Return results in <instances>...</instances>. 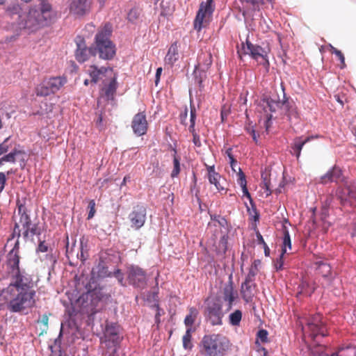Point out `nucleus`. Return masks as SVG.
I'll return each instance as SVG.
<instances>
[{
    "mask_svg": "<svg viewBox=\"0 0 356 356\" xmlns=\"http://www.w3.org/2000/svg\"><path fill=\"white\" fill-rule=\"evenodd\" d=\"M19 252V245L17 241L7 254L6 264L8 273L15 280L14 283L8 288L13 296L9 301V308L14 312L31 308L35 304L34 282L31 275L20 271Z\"/></svg>",
    "mask_w": 356,
    "mask_h": 356,
    "instance_id": "nucleus-1",
    "label": "nucleus"
},
{
    "mask_svg": "<svg viewBox=\"0 0 356 356\" xmlns=\"http://www.w3.org/2000/svg\"><path fill=\"white\" fill-rule=\"evenodd\" d=\"M54 17L51 5L47 0H42L40 10L31 8L26 14L19 16V26L34 32L51 24Z\"/></svg>",
    "mask_w": 356,
    "mask_h": 356,
    "instance_id": "nucleus-2",
    "label": "nucleus"
},
{
    "mask_svg": "<svg viewBox=\"0 0 356 356\" xmlns=\"http://www.w3.org/2000/svg\"><path fill=\"white\" fill-rule=\"evenodd\" d=\"M229 339L222 334H205L198 344L200 356H226L231 349Z\"/></svg>",
    "mask_w": 356,
    "mask_h": 356,
    "instance_id": "nucleus-3",
    "label": "nucleus"
},
{
    "mask_svg": "<svg viewBox=\"0 0 356 356\" xmlns=\"http://www.w3.org/2000/svg\"><path fill=\"white\" fill-rule=\"evenodd\" d=\"M112 33V26L109 24H106L100 28L95 38L96 54H99L100 58L104 60H111L115 55V47L111 40Z\"/></svg>",
    "mask_w": 356,
    "mask_h": 356,
    "instance_id": "nucleus-4",
    "label": "nucleus"
},
{
    "mask_svg": "<svg viewBox=\"0 0 356 356\" xmlns=\"http://www.w3.org/2000/svg\"><path fill=\"white\" fill-rule=\"evenodd\" d=\"M227 312L222 310V298L209 297L205 300L204 316L205 319L212 325H220L222 324V318Z\"/></svg>",
    "mask_w": 356,
    "mask_h": 356,
    "instance_id": "nucleus-5",
    "label": "nucleus"
},
{
    "mask_svg": "<svg viewBox=\"0 0 356 356\" xmlns=\"http://www.w3.org/2000/svg\"><path fill=\"white\" fill-rule=\"evenodd\" d=\"M21 216L19 222L15 224L14 232L20 236V232L25 238H33L34 235L40 234V229L37 224L32 223L29 216L25 212V207L20 205L18 208Z\"/></svg>",
    "mask_w": 356,
    "mask_h": 356,
    "instance_id": "nucleus-6",
    "label": "nucleus"
},
{
    "mask_svg": "<svg viewBox=\"0 0 356 356\" xmlns=\"http://www.w3.org/2000/svg\"><path fill=\"white\" fill-rule=\"evenodd\" d=\"M214 8L213 0H207L200 4V8L193 24L195 30L200 31L202 28L206 27L209 24Z\"/></svg>",
    "mask_w": 356,
    "mask_h": 356,
    "instance_id": "nucleus-7",
    "label": "nucleus"
},
{
    "mask_svg": "<svg viewBox=\"0 0 356 356\" xmlns=\"http://www.w3.org/2000/svg\"><path fill=\"white\" fill-rule=\"evenodd\" d=\"M302 330L305 334H308L312 339H315L318 336L323 337L327 335V330L322 321V316L318 314L308 319Z\"/></svg>",
    "mask_w": 356,
    "mask_h": 356,
    "instance_id": "nucleus-8",
    "label": "nucleus"
},
{
    "mask_svg": "<svg viewBox=\"0 0 356 356\" xmlns=\"http://www.w3.org/2000/svg\"><path fill=\"white\" fill-rule=\"evenodd\" d=\"M282 104L283 100H280L277 97H265L261 99L259 107L262 108L266 115L265 120L266 130H268L270 127L273 117L272 113H275L278 109L282 108Z\"/></svg>",
    "mask_w": 356,
    "mask_h": 356,
    "instance_id": "nucleus-9",
    "label": "nucleus"
},
{
    "mask_svg": "<svg viewBox=\"0 0 356 356\" xmlns=\"http://www.w3.org/2000/svg\"><path fill=\"white\" fill-rule=\"evenodd\" d=\"M86 73L90 77L92 83H97L99 81L104 83L110 76L115 74L112 67H98L95 65H90L86 70Z\"/></svg>",
    "mask_w": 356,
    "mask_h": 356,
    "instance_id": "nucleus-10",
    "label": "nucleus"
},
{
    "mask_svg": "<svg viewBox=\"0 0 356 356\" xmlns=\"http://www.w3.org/2000/svg\"><path fill=\"white\" fill-rule=\"evenodd\" d=\"M146 214L147 210L145 206L142 204L134 206L128 216L131 228L134 230L141 228L145 222Z\"/></svg>",
    "mask_w": 356,
    "mask_h": 356,
    "instance_id": "nucleus-11",
    "label": "nucleus"
},
{
    "mask_svg": "<svg viewBox=\"0 0 356 356\" xmlns=\"http://www.w3.org/2000/svg\"><path fill=\"white\" fill-rule=\"evenodd\" d=\"M127 279L130 284L136 287L143 288L147 284L145 271L137 266H131L128 268Z\"/></svg>",
    "mask_w": 356,
    "mask_h": 356,
    "instance_id": "nucleus-12",
    "label": "nucleus"
},
{
    "mask_svg": "<svg viewBox=\"0 0 356 356\" xmlns=\"http://www.w3.org/2000/svg\"><path fill=\"white\" fill-rule=\"evenodd\" d=\"M104 339L105 343H111L114 348H117L122 339L120 325L114 323H107L104 332Z\"/></svg>",
    "mask_w": 356,
    "mask_h": 356,
    "instance_id": "nucleus-13",
    "label": "nucleus"
},
{
    "mask_svg": "<svg viewBox=\"0 0 356 356\" xmlns=\"http://www.w3.org/2000/svg\"><path fill=\"white\" fill-rule=\"evenodd\" d=\"M246 49L244 47L245 54H249L253 59L259 60L261 59L260 64L268 67L269 65L268 60V51L261 47L253 44L250 41L245 42Z\"/></svg>",
    "mask_w": 356,
    "mask_h": 356,
    "instance_id": "nucleus-14",
    "label": "nucleus"
},
{
    "mask_svg": "<svg viewBox=\"0 0 356 356\" xmlns=\"http://www.w3.org/2000/svg\"><path fill=\"white\" fill-rule=\"evenodd\" d=\"M76 42L77 48L75 51V57L78 62L83 63L91 56H96V49L92 47H88L83 38H79Z\"/></svg>",
    "mask_w": 356,
    "mask_h": 356,
    "instance_id": "nucleus-15",
    "label": "nucleus"
},
{
    "mask_svg": "<svg viewBox=\"0 0 356 356\" xmlns=\"http://www.w3.org/2000/svg\"><path fill=\"white\" fill-rule=\"evenodd\" d=\"M117 74L115 73L103 83L99 95L106 101L113 100L118 88Z\"/></svg>",
    "mask_w": 356,
    "mask_h": 356,
    "instance_id": "nucleus-16",
    "label": "nucleus"
},
{
    "mask_svg": "<svg viewBox=\"0 0 356 356\" xmlns=\"http://www.w3.org/2000/svg\"><path fill=\"white\" fill-rule=\"evenodd\" d=\"M131 127L134 133L138 136H143L147 133L148 123L145 112H140L134 116Z\"/></svg>",
    "mask_w": 356,
    "mask_h": 356,
    "instance_id": "nucleus-17",
    "label": "nucleus"
},
{
    "mask_svg": "<svg viewBox=\"0 0 356 356\" xmlns=\"http://www.w3.org/2000/svg\"><path fill=\"white\" fill-rule=\"evenodd\" d=\"M222 295V300L227 302L226 305V312H229L232 309L233 303L238 296V293L234 290L231 277H229V282L223 286Z\"/></svg>",
    "mask_w": 356,
    "mask_h": 356,
    "instance_id": "nucleus-18",
    "label": "nucleus"
},
{
    "mask_svg": "<svg viewBox=\"0 0 356 356\" xmlns=\"http://www.w3.org/2000/svg\"><path fill=\"white\" fill-rule=\"evenodd\" d=\"M91 3L92 0H72L70 5V13L77 16L85 15L89 13Z\"/></svg>",
    "mask_w": 356,
    "mask_h": 356,
    "instance_id": "nucleus-19",
    "label": "nucleus"
},
{
    "mask_svg": "<svg viewBox=\"0 0 356 356\" xmlns=\"http://www.w3.org/2000/svg\"><path fill=\"white\" fill-rule=\"evenodd\" d=\"M318 136H309L305 138L303 136L296 137L291 144V153L296 156L297 159H299L303 146L308 142L314 138H318Z\"/></svg>",
    "mask_w": 356,
    "mask_h": 356,
    "instance_id": "nucleus-20",
    "label": "nucleus"
},
{
    "mask_svg": "<svg viewBox=\"0 0 356 356\" xmlns=\"http://www.w3.org/2000/svg\"><path fill=\"white\" fill-rule=\"evenodd\" d=\"M104 297V295L102 292L101 289L99 290H94L92 292H90L88 294L86 295L87 299H90L91 301V306L90 309H87L88 312H90L91 314H94L97 312V306L98 305V302L102 300Z\"/></svg>",
    "mask_w": 356,
    "mask_h": 356,
    "instance_id": "nucleus-21",
    "label": "nucleus"
},
{
    "mask_svg": "<svg viewBox=\"0 0 356 356\" xmlns=\"http://www.w3.org/2000/svg\"><path fill=\"white\" fill-rule=\"evenodd\" d=\"M91 274L94 279H104L112 276V273L108 271V267L102 261L92 268Z\"/></svg>",
    "mask_w": 356,
    "mask_h": 356,
    "instance_id": "nucleus-22",
    "label": "nucleus"
},
{
    "mask_svg": "<svg viewBox=\"0 0 356 356\" xmlns=\"http://www.w3.org/2000/svg\"><path fill=\"white\" fill-rule=\"evenodd\" d=\"M46 81L49 84L50 90L56 93L67 83V79L65 76H54Z\"/></svg>",
    "mask_w": 356,
    "mask_h": 356,
    "instance_id": "nucleus-23",
    "label": "nucleus"
},
{
    "mask_svg": "<svg viewBox=\"0 0 356 356\" xmlns=\"http://www.w3.org/2000/svg\"><path fill=\"white\" fill-rule=\"evenodd\" d=\"M179 59V47L177 42H175L170 47L165 58L166 63L171 66Z\"/></svg>",
    "mask_w": 356,
    "mask_h": 356,
    "instance_id": "nucleus-24",
    "label": "nucleus"
},
{
    "mask_svg": "<svg viewBox=\"0 0 356 356\" xmlns=\"http://www.w3.org/2000/svg\"><path fill=\"white\" fill-rule=\"evenodd\" d=\"M341 176V170L338 167H334L325 175L321 177V182L326 184L330 181H338Z\"/></svg>",
    "mask_w": 356,
    "mask_h": 356,
    "instance_id": "nucleus-25",
    "label": "nucleus"
},
{
    "mask_svg": "<svg viewBox=\"0 0 356 356\" xmlns=\"http://www.w3.org/2000/svg\"><path fill=\"white\" fill-rule=\"evenodd\" d=\"M282 107L284 108L285 114L287 115L289 120H291L293 118L296 119L298 118L299 116L296 107L289 102L284 95Z\"/></svg>",
    "mask_w": 356,
    "mask_h": 356,
    "instance_id": "nucleus-26",
    "label": "nucleus"
},
{
    "mask_svg": "<svg viewBox=\"0 0 356 356\" xmlns=\"http://www.w3.org/2000/svg\"><path fill=\"white\" fill-rule=\"evenodd\" d=\"M212 64V56L209 53H201L198 56V65L196 67H202V70H207Z\"/></svg>",
    "mask_w": 356,
    "mask_h": 356,
    "instance_id": "nucleus-27",
    "label": "nucleus"
},
{
    "mask_svg": "<svg viewBox=\"0 0 356 356\" xmlns=\"http://www.w3.org/2000/svg\"><path fill=\"white\" fill-rule=\"evenodd\" d=\"M252 283L243 282L241 284V294L243 300H245L246 302H249L252 296Z\"/></svg>",
    "mask_w": 356,
    "mask_h": 356,
    "instance_id": "nucleus-28",
    "label": "nucleus"
},
{
    "mask_svg": "<svg viewBox=\"0 0 356 356\" xmlns=\"http://www.w3.org/2000/svg\"><path fill=\"white\" fill-rule=\"evenodd\" d=\"M189 313L184 319V324L188 328L191 327V326L194 324L199 312L197 308L194 307H191L188 308Z\"/></svg>",
    "mask_w": 356,
    "mask_h": 356,
    "instance_id": "nucleus-29",
    "label": "nucleus"
},
{
    "mask_svg": "<svg viewBox=\"0 0 356 356\" xmlns=\"http://www.w3.org/2000/svg\"><path fill=\"white\" fill-rule=\"evenodd\" d=\"M35 94L39 97H47L51 94H54L53 91L50 90L49 84L46 81H43L41 84L35 88Z\"/></svg>",
    "mask_w": 356,
    "mask_h": 356,
    "instance_id": "nucleus-30",
    "label": "nucleus"
},
{
    "mask_svg": "<svg viewBox=\"0 0 356 356\" xmlns=\"http://www.w3.org/2000/svg\"><path fill=\"white\" fill-rule=\"evenodd\" d=\"M222 179L221 175L218 173L211 176H208L209 181L211 184H213L218 192L224 191L227 193V189L221 184L220 180Z\"/></svg>",
    "mask_w": 356,
    "mask_h": 356,
    "instance_id": "nucleus-31",
    "label": "nucleus"
},
{
    "mask_svg": "<svg viewBox=\"0 0 356 356\" xmlns=\"http://www.w3.org/2000/svg\"><path fill=\"white\" fill-rule=\"evenodd\" d=\"M325 347L321 345L314 346L311 349V356H340V350L328 355L325 353Z\"/></svg>",
    "mask_w": 356,
    "mask_h": 356,
    "instance_id": "nucleus-32",
    "label": "nucleus"
},
{
    "mask_svg": "<svg viewBox=\"0 0 356 356\" xmlns=\"http://www.w3.org/2000/svg\"><path fill=\"white\" fill-rule=\"evenodd\" d=\"M192 329L191 327L187 328L184 335L182 338L183 347L185 350H191L193 344L192 342V334H191Z\"/></svg>",
    "mask_w": 356,
    "mask_h": 356,
    "instance_id": "nucleus-33",
    "label": "nucleus"
},
{
    "mask_svg": "<svg viewBox=\"0 0 356 356\" xmlns=\"http://www.w3.org/2000/svg\"><path fill=\"white\" fill-rule=\"evenodd\" d=\"M21 153L20 150L14 149L9 154L4 155L0 159V165H2L5 162L15 163L16 162V156Z\"/></svg>",
    "mask_w": 356,
    "mask_h": 356,
    "instance_id": "nucleus-34",
    "label": "nucleus"
},
{
    "mask_svg": "<svg viewBox=\"0 0 356 356\" xmlns=\"http://www.w3.org/2000/svg\"><path fill=\"white\" fill-rule=\"evenodd\" d=\"M298 292L297 293V296H299L300 295L309 296H311L314 291V289L311 288L309 285V283L306 281H302L301 284L298 286Z\"/></svg>",
    "mask_w": 356,
    "mask_h": 356,
    "instance_id": "nucleus-35",
    "label": "nucleus"
},
{
    "mask_svg": "<svg viewBox=\"0 0 356 356\" xmlns=\"http://www.w3.org/2000/svg\"><path fill=\"white\" fill-rule=\"evenodd\" d=\"M317 271L318 273L321 274L324 277H327L331 273V267L327 263L323 261L317 262Z\"/></svg>",
    "mask_w": 356,
    "mask_h": 356,
    "instance_id": "nucleus-36",
    "label": "nucleus"
},
{
    "mask_svg": "<svg viewBox=\"0 0 356 356\" xmlns=\"http://www.w3.org/2000/svg\"><path fill=\"white\" fill-rule=\"evenodd\" d=\"M283 234L284 236L282 247V252L286 253L287 248H289V250L291 249V242L289 231L287 230L286 227H284Z\"/></svg>",
    "mask_w": 356,
    "mask_h": 356,
    "instance_id": "nucleus-37",
    "label": "nucleus"
},
{
    "mask_svg": "<svg viewBox=\"0 0 356 356\" xmlns=\"http://www.w3.org/2000/svg\"><path fill=\"white\" fill-rule=\"evenodd\" d=\"M229 323L232 325L237 326L240 324V322L242 318V312L239 309L235 310L233 313L230 314L229 316Z\"/></svg>",
    "mask_w": 356,
    "mask_h": 356,
    "instance_id": "nucleus-38",
    "label": "nucleus"
},
{
    "mask_svg": "<svg viewBox=\"0 0 356 356\" xmlns=\"http://www.w3.org/2000/svg\"><path fill=\"white\" fill-rule=\"evenodd\" d=\"M248 3H250L253 10H259L260 6L264 5L266 2L271 3L273 0H245Z\"/></svg>",
    "mask_w": 356,
    "mask_h": 356,
    "instance_id": "nucleus-39",
    "label": "nucleus"
},
{
    "mask_svg": "<svg viewBox=\"0 0 356 356\" xmlns=\"http://www.w3.org/2000/svg\"><path fill=\"white\" fill-rule=\"evenodd\" d=\"M340 356H356V347L348 346L339 348Z\"/></svg>",
    "mask_w": 356,
    "mask_h": 356,
    "instance_id": "nucleus-40",
    "label": "nucleus"
},
{
    "mask_svg": "<svg viewBox=\"0 0 356 356\" xmlns=\"http://www.w3.org/2000/svg\"><path fill=\"white\" fill-rule=\"evenodd\" d=\"M330 52L334 55H336V56L338 58V59L340 60V63H341V65H340V67L341 69L344 68L346 67V63H345V57L343 54V53L337 49V48L331 46L330 47Z\"/></svg>",
    "mask_w": 356,
    "mask_h": 356,
    "instance_id": "nucleus-41",
    "label": "nucleus"
},
{
    "mask_svg": "<svg viewBox=\"0 0 356 356\" xmlns=\"http://www.w3.org/2000/svg\"><path fill=\"white\" fill-rule=\"evenodd\" d=\"M242 191H243V196L246 197L250 200V204L252 205V211L255 213L254 220H258L259 219V214H258V213L257 211V209H256V207L254 206V204L253 200H252V199L251 197L250 193H249V191L248 190L247 186L245 187V188H242Z\"/></svg>",
    "mask_w": 356,
    "mask_h": 356,
    "instance_id": "nucleus-42",
    "label": "nucleus"
},
{
    "mask_svg": "<svg viewBox=\"0 0 356 356\" xmlns=\"http://www.w3.org/2000/svg\"><path fill=\"white\" fill-rule=\"evenodd\" d=\"M180 172V163L179 159L175 154L173 158V170L171 172V177L172 178L177 177Z\"/></svg>",
    "mask_w": 356,
    "mask_h": 356,
    "instance_id": "nucleus-43",
    "label": "nucleus"
},
{
    "mask_svg": "<svg viewBox=\"0 0 356 356\" xmlns=\"http://www.w3.org/2000/svg\"><path fill=\"white\" fill-rule=\"evenodd\" d=\"M261 264V261L259 259H255L252 263L248 273L256 276L259 273V266Z\"/></svg>",
    "mask_w": 356,
    "mask_h": 356,
    "instance_id": "nucleus-44",
    "label": "nucleus"
},
{
    "mask_svg": "<svg viewBox=\"0 0 356 356\" xmlns=\"http://www.w3.org/2000/svg\"><path fill=\"white\" fill-rule=\"evenodd\" d=\"M238 172L237 182L241 186V188L247 186V181L244 172L241 170V168H238Z\"/></svg>",
    "mask_w": 356,
    "mask_h": 356,
    "instance_id": "nucleus-45",
    "label": "nucleus"
},
{
    "mask_svg": "<svg viewBox=\"0 0 356 356\" xmlns=\"http://www.w3.org/2000/svg\"><path fill=\"white\" fill-rule=\"evenodd\" d=\"M268 332L267 330L261 329L259 330L257 334V339H259L262 343H266L268 339Z\"/></svg>",
    "mask_w": 356,
    "mask_h": 356,
    "instance_id": "nucleus-46",
    "label": "nucleus"
},
{
    "mask_svg": "<svg viewBox=\"0 0 356 356\" xmlns=\"http://www.w3.org/2000/svg\"><path fill=\"white\" fill-rule=\"evenodd\" d=\"M285 253L281 252L279 258L274 261V266L276 270H281L283 269L284 266V255Z\"/></svg>",
    "mask_w": 356,
    "mask_h": 356,
    "instance_id": "nucleus-47",
    "label": "nucleus"
},
{
    "mask_svg": "<svg viewBox=\"0 0 356 356\" xmlns=\"http://www.w3.org/2000/svg\"><path fill=\"white\" fill-rule=\"evenodd\" d=\"M195 119H196V110L194 106L191 108V115H190V126L188 129H191L192 131L195 129Z\"/></svg>",
    "mask_w": 356,
    "mask_h": 356,
    "instance_id": "nucleus-48",
    "label": "nucleus"
},
{
    "mask_svg": "<svg viewBox=\"0 0 356 356\" xmlns=\"http://www.w3.org/2000/svg\"><path fill=\"white\" fill-rule=\"evenodd\" d=\"M212 220L216 222L220 226L225 227L227 225V220L224 217L220 216H211Z\"/></svg>",
    "mask_w": 356,
    "mask_h": 356,
    "instance_id": "nucleus-49",
    "label": "nucleus"
},
{
    "mask_svg": "<svg viewBox=\"0 0 356 356\" xmlns=\"http://www.w3.org/2000/svg\"><path fill=\"white\" fill-rule=\"evenodd\" d=\"M113 275L117 278V280L120 285H122V286L125 285L124 282V275L120 269H116L113 272V273H112V276Z\"/></svg>",
    "mask_w": 356,
    "mask_h": 356,
    "instance_id": "nucleus-50",
    "label": "nucleus"
},
{
    "mask_svg": "<svg viewBox=\"0 0 356 356\" xmlns=\"http://www.w3.org/2000/svg\"><path fill=\"white\" fill-rule=\"evenodd\" d=\"M154 307L156 308V311L155 314V323L157 324V326H159L161 323L160 317L164 314V311L159 307V305H154Z\"/></svg>",
    "mask_w": 356,
    "mask_h": 356,
    "instance_id": "nucleus-51",
    "label": "nucleus"
},
{
    "mask_svg": "<svg viewBox=\"0 0 356 356\" xmlns=\"http://www.w3.org/2000/svg\"><path fill=\"white\" fill-rule=\"evenodd\" d=\"M188 130L193 135V142L194 145L197 147H200L201 146L200 138V136L196 132L195 129H193V131L191 129H188Z\"/></svg>",
    "mask_w": 356,
    "mask_h": 356,
    "instance_id": "nucleus-52",
    "label": "nucleus"
},
{
    "mask_svg": "<svg viewBox=\"0 0 356 356\" xmlns=\"http://www.w3.org/2000/svg\"><path fill=\"white\" fill-rule=\"evenodd\" d=\"M89 213L88 215V219L93 218L95 213V202L93 200H90L88 204Z\"/></svg>",
    "mask_w": 356,
    "mask_h": 356,
    "instance_id": "nucleus-53",
    "label": "nucleus"
},
{
    "mask_svg": "<svg viewBox=\"0 0 356 356\" xmlns=\"http://www.w3.org/2000/svg\"><path fill=\"white\" fill-rule=\"evenodd\" d=\"M9 140V138H6L1 143H0V155L3 154L8 152L9 145L8 142Z\"/></svg>",
    "mask_w": 356,
    "mask_h": 356,
    "instance_id": "nucleus-54",
    "label": "nucleus"
},
{
    "mask_svg": "<svg viewBox=\"0 0 356 356\" xmlns=\"http://www.w3.org/2000/svg\"><path fill=\"white\" fill-rule=\"evenodd\" d=\"M161 15L163 16H168L172 14L173 9L170 8L169 6H165L163 1L161 3Z\"/></svg>",
    "mask_w": 356,
    "mask_h": 356,
    "instance_id": "nucleus-55",
    "label": "nucleus"
},
{
    "mask_svg": "<svg viewBox=\"0 0 356 356\" xmlns=\"http://www.w3.org/2000/svg\"><path fill=\"white\" fill-rule=\"evenodd\" d=\"M96 127L99 131H102L105 129V124L103 122V117L102 114H99L95 121Z\"/></svg>",
    "mask_w": 356,
    "mask_h": 356,
    "instance_id": "nucleus-56",
    "label": "nucleus"
},
{
    "mask_svg": "<svg viewBox=\"0 0 356 356\" xmlns=\"http://www.w3.org/2000/svg\"><path fill=\"white\" fill-rule=\"evenodd\" d=\"M227 238L228 236L227 235H223L219 241V248L222 249L224 252L227 250Z\"/></svg>",
    "mask_w": 356,
    "mask_h": 356,
    "instance_id": "nucleus-57",
    "label": "nucleus"
},
{
    "mask_svg": "<svg viewBox=\"0 0 356 356\" xmlns=\"http://www.w3.org/2000/svg\"><path fill=\"white\" fill-rule=\"evenodd\" d=\"M225 154L227 155V156L229 157L230 161V166L231 167H233V163H237V161L234 159L233 154H232V148H228L226 152H225Z\"/></svg>",
    "mask_w": 356,
    "mask_h": 356,
    "instance_id": "nucleus-58",
    "label": "nucleus"
},
{
    "mask_svg": "<svg viewBox=\"0 0 356 356\" xmlns=\"http://www.w3.org/2000/svg\"><path fill=\"white\" fill-rule=\"evenodd\" d=\"M245 130L248 133H249L252 137L253 140L255 142V143H258L257 136L256 134L255 130L253 129V127H245Z\"/></svg>",
    "mask_w": 356,
    "mask_h": 356,
    "instance_id": "nucleus-59",
    "label": "nucleus"
},
{
    "mask_svg": "<svg viewBox=\"0 0 356 356\" xmlns=\"http://www.w3.org/2000/svg\"><path fill=\"white\" fill-rule=\"evenodd\" d=\"M6 183V175L3 172H0V193L4 189Z\"/></svg>",
    "mask_w": 356,
    "mask_h": 356,
    "instance_id": "nucleus-60",
    "label": "nucleus"
},
{
    "mask_svg": "<svg viewBox=\"0 0 356 356\" xmlns=\"http://www.w3.org/2000/svg\"><path fill=\"white\" fill-rule=\"evenodd\" d=\"M263 183L264 185V188L266 189L265 192L266 193V196H268L272 193V191L270 187V181L268 180H267L266 179H264Z\"/></svg>",
    "mask_w": 356,
    "mask_h": 356,
    "instance_id": "nucleus-61",
    "label": "nucleus"
},
{
    "mask_svg": "<svg viewBox=\"0 0 356 356\" xmlns=\"http://www.w3.org/2000/svg\"><path fill=\"white\" fill-rule=\"evenodd\" d=\"M205 166H206V168L207 170V177L218 173V172H216L214 165H209L207 164H205Z\"/></svg>",
    "mask_w": 356,
    "mask_h": 356,
    "instance_id": "nucleus-62",
    "label": "nucleus"
},
{
    "mask_svg": "<svg viewBox=\"0 0 356 356\" xmlns=\"http://www.w3.org/2000/svg\"><path fill=\"white\" fill-rule=\"evenodd\" d=\"M49 317L47 314L42 315L41 319L38 321V323H41L44 325L45 328L48 327Z\"/></svg>",
    "mask_w": 356,
    "mask_h": 356,
    "instance_id": "nucleus-63",
    "label": "nucleus"
},
{
    "mask_svg": "<svg viewBox=\"0 0 356 356\" xmlns=\"http://www.w3.org/2000/svg\"><path fill=\"white\" fill-rule=\"evenodd\" d=\"M161 72H162V68L161 67L157 68L156 72V76H155V85L156 86H158V83L159 82L160 77L161 75Z\"/></svg>",
    "mask_w": 356,
    "mask_h": 356,
    "instance_id": "nucleus-64",
    "label": "nucleus"
}]
</instances>
